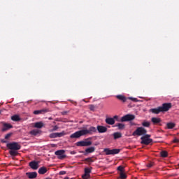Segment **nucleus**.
Returning a JSON list of instances; mask_svg holds the SVG:
<instances>
[{"instance_id":"cd10ccee","label":"nucleus","mask_w":179,"mask_h":179,"mask_svg":"<svg viewBox=\"0 0 179 179\" xmlns=\"http://www.w3.org/2000/svg\"><path fill=\"white\" fill-rule=\"evenodd\" d=\"M142 125L143 127H145V128H149L150 127V122L145 121L142 123Z\"/></svg>"},{"instance_id":"c9c22d12","label":"nucleus","mask_w":179,"mask_h":179,"mask_svg":"<svg viewBox=\"0 0 179 179\" xmlns=\"http://www.w3.org/2000/svg\"><path fill=\"white\" fill-rule=\"evenodd\" d=\"M96 107L94 106V105H90V110L91 111H94Z\"/></svg>"},{"instance_id":"a18cd8bd","label":"nucleus","mask_w":179,"mask_h":179,"mask_svg":"<svg viewBox=\"0 0 179 179\" xmlns=\"http://www.w3.org/2000/svg\"><path fill=\"white\" fill-rule=\"evenodd\" d=\"M0 114H1V110H0Z\"/></svg>"},{"instance_id":"39448f33","label":"nucleus","mask_w":179,"mask_h":179,"mask_svg":"<svg viewBox=\"0 0 179 179\" xmlns=\"http://www.w3.org/2000/svg\"><path fill=\"white\" fill-rule=\"evenodd\" d=\"M90 138H86L84 141H80L76 143V146L87 147L91 146L92 141H89Z\"/></svg>"},{"instance_id":"a19ab883","label":"nucleus","mask_w":179,"mask_h":179,"mask_svg":"<svg viewBox=\"0 0 179 179\" xmlns=\"http://www.w3.org/2000/svg\"><path fill=\"white\" fill-rule=\"evenodd\" d=\"M1 143H8V141H6V140H4V139H2V140L1 141Z\"/></svg>"},{"instance_id":"2f4dec72","label":"nucleus","mask_w":179,"mask_h":179,"mask_svg":"<svg viewBox=\"0 0 179 179\" xmlns=\"http://www.w3.org/2000/svg\"><path fill=\"white\" fill-rule=\"evenodd\" d=\"M128 100H131V101H134L135 103H138V100L136 98L128 97Z\"/></svg>"},{"instance_id":"2eb2a0df","label":"nucleus","mask_w":179,"mask_h":179,"mask_svg":"<svg viewBox=\"0 0 179 179\" xmlns=\"http://www.w3.org/2000/svg\"><path fill=\"white\" fill-rule=\"evenodd\" d=\"M10 128H13V126H12V124H8V123H4L3 125V128H2L1 131L3 132H5L6 131H8V129H10Z\"/></svg>"},{"instance_id":"4be33fe9","label":"nucleus","mask_w":179,"mask_h":179,"mask_svg":"<svg viewBox=\"0 0 179 179\" xmlns=\"http://www.w3.org/2000/svg\"><path fill=\"white\" fill-rule=\"evenodd\" d=\"M12 121H15V122H17L22 120L19 115H14L11 117Z\"/></svg>"},{"instance_id":"7ed1b4c3","label":"nucleus","mask_w":179,"mask_h":179,"mask_svg":"<svg viewBox=\"0 0 179 179\" xmlns=\"http://www.w3.org/2000/svg\"><path fill=\"white\" fill-rule=\"evenodd\" d=\"M171 107H173L171 103H163L162 106L150 109V111L152 114H160V113H166L169 111Z\"/></svg>"},{"instance_id":"aec40b11","label":"nucleus","mask_w":179,"mask_h":179,"mask_svg":"<svg viewBox=\"0 0 179 179\" xmlns=\"http://www.w3.org/2000/svg\"><path fill=\"white\" fill-rule=\"evenodd\" d=\"M47 171H48V170L45 168V166H42L38 169V174H45V173H47Z\"/></svg>"},{"instance_id":"c756f323","label":"nucleus","mask_w":179,"mask_h":179,"mask_svg":"<svg viewBox=\"0 0 179 179\" xmlns=\"http://www.w3.org/2000/svg\"><path fill=\"white\" fill-rule=\"evenodd\" d=\"M120 176L121 179H127V174L124 172H120Z\"/></svg>"},{"instance_id":"dca6fc26","label":"nucleus","mask_w":179,"mask_h":179,"mask_svg":"<svg viewBox=\"0 0 179 179\" xmlns=\"http://www.w3.org/2000/svg\"><path fill=\"white\" fill-rule=\"evenodd\" d=\"M26 176H27L28 178L34 179L37 178V172H27Z\"/></svg>"},{"instance_id":"423d86ee","label":"nucleus","mask_w":179,"mask_h":179,"mask_svg":"<svg viewBox=\"0 0 179 179\" xmlns=\"http://www.w3.org/2000/svg\"><path fill=\"white\" fill-rule=\"evenodd\" d=\"M103 152L106 153V155H118V153H120V152H121L120 149H112L110 150V148H105L103 150Z\"/></svg>"},{"instance_id":"f704fd0d","label":"nucleus","mask_w":179,"mask_h":179,"mask_svg":"<svg viewBox=\"0 0 179 179\" xmlns=\"http://www.w3.org/2000/svg\"><path fill=\"white\" fill-rule=\"evenodd\" d=\"M12 136V133H8L5 136V139H9Z\"/></svg>"},{"instance_id":"b1692460","label":"nucleus","mask_w":179,"mask_h":179,"mask_svg":"<svg viewBox=\"0 0 179 179\" xmlns=\"http://www.w3.org/2000/svg\"><path fill=\"white\" fill-rule=\"evenodd\" d=\"M94 150H96V148H94V147H90V148L85 149L86 153H93V152H94Z\"/></svg>"},{"instance_id":"1a4fd4ad","label":"nucleus","mask_w":179,"mask_h":179,"mask_svg":"<svg viewBox=\"0 0 179 179\" xmlns=\"http://www.w3.org/2000/svg\"><path fill=\"white\" fill-rule=\"evenodd\" d=\"M40 164V162L38 161H31V162H29V167H31V169H32V170H37V169H38V167H40V166L38 165Z\"/></svg>"},{"instance_id":"473e14b6","label":"nucleus","mask_w":179,"mask_h":179,"mask_svg":"<svg viewBox=\"0 0 179 179\" xmlns=\"http://www.w3.org/2000/svg\"><path fill=\"white\" fill-rule=\"evenodd\" d=\"M84 162H91L93 163V159H92V157H89V158H86L84 159Z\"/></svg>"},{"instance_id":"412c9836","label":"nucleus","mask_w":179,"mask_h":179,"mask_svg":"<svg viewBox=\"0 0 179 179\" xmlns=\"http://www.w3.org/2000/svg\"><path fill=\"white\" fill-rule=\"evenodd\" d=\"M113 138L115 140L120 139V138H122V134L120 132H115L113 133Z\"/></svg>"},{"instance_id":"393cba45","label":"nucleus","mask_w":179,"mask_h":179,"mask_svg":"<svg viewBox=\"0 0 179 179\" xmlns=\"http://www.w3.org/2000/svg\"><path fill=\"white\" fill-rule=\"evenodd\" d=\"M114 127H117L118 129H124L125 124L122 123H118L117 124L115 125Z\"/></svg>"},{"instance_id":"c03bdc74","label":"nucleus","mask_w":179,"mask_h":179,"mask_svg":"<svg viewBox=\"0 0 179 179\" xmlns=\"http://www.w3.org/2000/svg\"><path fill=\"white\" fill-rule=\"evenodd\" d=\"M65 114H66V112L63 113V115H65Z\"/></svg>"},{"instance_id":"20e7f679","label":"nucleus","mask_w":179,"mask_h":179,"mask_svg":"<svg viewBox=\"0 0 179 179\" xmlns=\"http://www.w3.org/2000/svg\"><path fill=\"white\" fill-rule=\"evenodd\" d=\"M148 134V130L144 127H137V129L133 132V136H142V135H146Z\"/></svg>"},{"instance_id":"ddd939ff","label":"nucleus","mask_w":179,"mask_h":179,"mask_svg":"<svg viewBox=\"0 0 179 179\" xmlns=\"http://www.w3.org/2000/svg\"><path fill=\"white\" fill-rule=\"evenodd\" d=\"M115 97L116 99H117V100L122 101V103H127V101H128V98L122 94L116 95Z\"/></svg>"},{"instance_id":"5701e85b","label":"nucleus","mask_w":179,"mask_h":179,"mask_svg":"<svg viewBox=\"0 0 179 179\" xmlns=\"http://www.w3.org/2000/svg\"><path fill=\"white\" fill-rule=\"evenodd\" d=\"M43 127H44V123H43V122H38L34 124V128L41 129Z\"/></svg>"},{"instance_id":"f257e3e1","label":"nucleus","mask_w":179,"mask_h":179,"mask_svg":"<svg viewBox=\"0 0 179 179\" xmlns=\"http://www.w3.org/2000/svg\"><path fill=\"white\" fill-rule=\"evenodd\" d=\"M94 132H97V129H96V127H91L89 128V129H82V130L76 131L75 133L72 134L70 136V138L71 139L78 138H80V136H85V135H87V134L92 135V134Z\"/></svg>"},{"instance_id":"4c0bfd02","label":"nucleus","mask_w":179,"mask_h":179,"mask_svg":"<svg viewBox=\"0 0 179 179\" xmlns=\"http://www.w3.org/2000/svg\"><path fill=\"white\" fill-rule=\"evenodd\" d=\"M117 170L120 171V173H122V170H124V167L120 166L117 167Z\"/></svg>"},{"instance_id":"6e6552de","label":"nucleus","mask_w":179,"mask_h":179,"mask_svg":"<svg viewBox=\"0 0 179 179\" xmlns=\"http://www.w3.org/2000/svg\"><path fill=\"white\" fill-rule=\"evenodd\" d=\"M134 118H135V115L127 114L122 117L120 119V121L121 122H126L127 121H133Z\"/></svg>"},{"instance_id":"9b49d317","label":"nucleus","mask_w":179,"mask_h":179,"mask_svg":"<svg viewBox=\"0 0 179 179\" xmlns=\"http://www.w3.org/2000/svg\"><path fill=\"white\" fill-rule=\"evenodd\" d=\"M141 145H150V143H152L153 142V140L152 138H146L143 136L141 138Z\"/></svg>"},{"instance_id":"58836bf2","label":"nucleus","mask_w":179,"mask_h":179,"mask_svg":"<svg viewBox=\"0 0 179 179\" xmlns=\"http://www.w3.org/2000/svg\"><path fill=\"white\" fill-rule=\"evenodd\" d=\"M143 138H146L147 139H150V134H145L143 136Z\"/></svg>"},{"instance_id":"e433bc0d","label":"nucleus","mask_w":179,"mask_h":179,"mask_svg":"<svg viewBox=\"0 0 179 179\" xmlns=\"http://www.w3.org/2000/svg\"><path fill=\"white\" fill-rule=\"evenodd\" d=\"M59 176H65V174H66V171H61L59 173Z\"/></svg>"},{"instance_id":"bb28decb","label":"nucleus","mask_w":179,"mask_h":179,"mask_svg":"<svg viewBox=\"0 0 179 179\" xmlns=\"http://www.w3.org/2000/svg\"><path fill=\"white\" fill-rule=\"evenodd\" d=\"M160 155H161V157H167V156H169V152H167V151H162L160 152Z\"/></svg>"},{"instance_id":"a878e982","label":"nucleus","mask_w":179,"mask_h":179,"mask_svg":"<svg viewBox=\"0 0 179 179\" xmlns=\"http://www.w3.org/2000/svg\"><path fill=\"white\" fill-rule=\"evenodd\" d=\"M168 129H173V128H174V127H176V124L173 123V122H169L167 123L166 124Z\"/></svg>"},{"instance_id":"6ab92c4d","label":"nucleus","mask_w":179,"mask_h":179,"mask_svg":"<svg viewBox=\"0 0 179 179\" xmlns=\"http://www.w3.org/2000/svg\"><path fill=\"white\" fill-rule=\"evenodd\" d=\"M38 134H41V130L38 129H35L30 131V134L34 135V136H36V135H38Z\"/></svg>"},{"instance_id":"a211bd4d","label":"nucleus","mask_w":179,"mask_h":179,"mask_svg":"<svg viewBox=\"0 0 179 179\" xmlns=\"http://www.w3.org/2000/svg\"><path fill=\"white\" fill-rule=\"evenodd\" d=\"M151 122L154 125H157V124H160V122H162V119H160V117H152Z\"/></svg>"},{"instance_id":"7c9ffc66","label":"nucleus","mask_w":179,"mask_h":179,"mask_svg":"<svg viewBox=\"0 0 179 179\" xmlns=\"http://www.w3.org/2000/svg\"><path fill=\"white\" fill-rule=\"evenodd\" d=\"M82 178L83 179H89L90 178V174L85 173L84 175H83Z\"/></svg>"},{"instance_id":"f03ea898","label":"nucleus","mask_w":179,"mask_h":179,"mask_svg":"<svg viewBox=\"0 0 179 179\" xmlns=\"http://www.w3.org/2000/svg\"><path fill=\"white\" fill-rule=\"evenodd\" d=\"M6 146L8 149H10L9 155L13 157L17 156L19 155L17 150H20L22 148V145L17 142L8 143L6 144Z\"/></svg>"},{"instance_id":"72a5a7b5","label":"nucleus","mask_w":179,"mask_h":179,"mask_svg":"<svg viewBox=\"0 0 179 179\" xmlns=\"http://www.w3.org/2000/svg\"><path fill=\"white\" fill-rule=\"evenodd\" d=\"M59 129V127L58 126H54L52 129V132H54L55 131H58V129Z\"/></svg>"},{"instance_id":"c85d7f7f","label":"nucleus","mask_w":179,"mask_h":179,"mask_svg":"<svg viewBox=\"0 0 179 179\" xmlns=\"http://www.w3.org/2000/svg\"><path fill=\"white\" fill-rule=\"evenodd\" d=\"M90 173H92V168H85V174H90Z\"/></svg>"},{"instance_id":"4468645a","label":"nucleus","mask_w":179,"mask_h":179,"mask_svg":"<svg viewBox=\"0 0 179 179\" xmlns=\"http://www.w3.org/2000/svg\"><path fill=\"white\" fill-rule=\"evenodd\" d=\"M96 129L99 134H104L107 131V127L101 125H98Z\"/></svg>"},{"instance_id":"9d476101","label":"nucleus","mask_w":179,"mask_h":179,"mask_svg":"<svg viewBox=\"0 0 179 179\" xmlns=\"http://www.w3.org/2000/svg\"><path fill=\"white\" fill-rule=\"evenodd\" d=\"M65 136V131H62L60 133H52L50 134V138H62V136Z\"/></svg>"},{"instance_id":"0eeeda50","label":"nucleus","mask_w":179,"mask_h":179,"mask_svg":"<svg viewBox=\"0 0 179 179\" xmlns=\"http://www.w3.org/2000/svg\"><path fill=\"white\" fill-rule=\"evenodd\" d=\"M55 155L57 156V159H59V160H63V159L66 157L64 150H59L55 152Z\"/></svg>"},{"instance_id":"f8f14e48","label":"nucleus","mask_w":179,"mask_h":179,"mask_svg":"<svg viewBox=\"0 0 179 179\" xmlns=\"http://www.w3.org/2000/svg\"><path fill=\"white\" fill-rule=\"evenodd\" d=\"M47 113H50V109L44 108L41 110H34L33 112V114H34L35 115H38L40 114H45Z\"/></svg>"},{"instance_id":"37998d69","label":"nucleus","mask_w":179,"mask_h":179,"mask_svg":"<svg viewBox=\"0 0 179 179\" xmlns=\"http://www.w3.org/2000/svg\"><path fill=\"white\" fill-rule=\"evenodd\" d=\"M113 118L115 120H118V116H117V115H115Z\"/></svg>"},{"instance_id":"f3484780","label":"nucleus","mask_w":179,"mask_h":179,"mask_svg":"<svg viewBox=\"0 0 179 179\" xmlns=\"http://www.w3.org/2000/svg\"><path fill=\"white\" fill-rule=\"evenodd\" d=\"M105 122L108 125H114V124H115V120L113 117H107L105 120Z\"/></svg>"},{"instance_id":"79ce46f5","label":"nucleus","mask_w":179,"mask_h":179,"mask_svg":"<svg viewBox=\"0 0 179 179\" xmlns=\"http://www.w3.org/2000/svg\"><path fill=\"white\" fill-rule=\"evenodd\" d=\"M148 167H149L150 169V167H153V164L150 163L147 165Z\"/></svg>"},{"instance_id":"ea45409f","label":"nucleus","mask_w":179,"mask_h":179,"mask_svg":"<svg viewBox=\"0 0 179 179\" xmlns=\"http://www.w3.org/2000/svg\"><path fill=\"white\" fill-rule=\"evenodd\" d=\"M178 142H179V139H178V138H175V139H173V143H178Z\"/></svg>"}]
</instances>
